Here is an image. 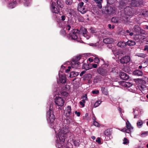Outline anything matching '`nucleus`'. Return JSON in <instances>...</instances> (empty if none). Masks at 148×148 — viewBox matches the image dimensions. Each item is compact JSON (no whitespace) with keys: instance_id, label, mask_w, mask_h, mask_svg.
Segmentation results:
<instances>
[{"instance_id":"nucleus-1","label":"nucleus","mask_w":148,"mask_h":148,"mask_svg":"<svg viewBox=\"0 0 148 148\" xmlns=\"http://www.w3.org/2000/svg\"><path fill=\"white\" fill-rule=\"evenodd\" d=\"M69 127L67 126L64 127L60 130V131L58 133V136L60 140H57L59 141L58 144L60 145L64 144L66 137V135L69 132Z\"/></svg>"},{"instance_id":"nucleus-2","label":"nucleus","mask_w":148,"mask_h":148,"mask_svg":"<svg viewBox=\"0 0 148 148\" xmlns=\"http://www.w3.org/2000/svg\"><path fill=\"white\" fill-rule=\"evenodd\" d=\"M76 30H75L73 32L72 34H70V35L71 38L74 40H76L77 38V34H82L83 33L87 32V29L82 26L80 27L79 30L77 29L76 32H75Z\"/></svg>"},{"instance_id":"nucleus-3","label":"nucleus","mask_w":148,"mask_h":148,"mask_svg":"<svg viewBox=\"0 0 148 148\" xmlns=\"http://www.w3.org/2000/svg\"><path fill=\"white\" fill-rule=\"evenodd\" d=\"M102 10L103 14H115L116 12L115 8L110 5H107L103 8Z\"/></svg>"},{"instance_id":"nucleus-4","label":"nucleus","mask_w":148,"mask_h":148,"mask_svg":"<svg viewBox=\"0 0 148 148\" xmlns=\"http://www.w3.org/2000/svg\"><path fill=\"white\" fill-rule=\"evenodd\" d=\"M54 102L56 105L61 107L64 105V101L61 97L56 96L54 99Z\"/></svg>"},{"instance_id":"nucleus-5","label":"nucleus","mask_w":148,"mask_h":148,"mask_svg":"<svg viewBox=\"0 0 148 148\" xmlns=\"http://www.w3.org/2000/svg\"><path fill=\"white\" fill-rule=\"evenodd\" d=\"M50 111L47 112L46 114V116L47 118V121L48 122H50L52 121L55 120V116L53 114L52 111H50V109L49 110Z\"/></svg>"},{"instance_id":"nucleus-6","label":"nucleus","mask_w":148,"mask_h":148,"mask_svg":"<svg viewBox=\"0 0 148 148\" xmlns=\"http://www.w3.org/2000/svg\"><path fill=\"white\" fill-rule=\"evenodd\" d=\"M97 72L99 74L103 76H106L108 75V72L107 70L101 67L98 68Z\"/></svg>"},{"instance_id":"nucleus-7","label":"nucleus","mask_w":148,"mask_h":148,"mask_svg":"<svg viewBox=\"0 0 148 148\" xmlns=\"http://www.w3.org/2000/svg\"><path fill=\"white\" fill-rule=\"evenodd\" d=\"M49 124V126L50 127L53 129L55 132H56V129H58L60 128V127L58 126V124L57 123V122L56 120H54V121H52L50 122H48Z\"/></svg>"},{"instance_id":"nucleus-8","label":"nucleus","mask_w":148,"mask_h":148,"mask_svg":"<svg viewBox=\"0 0 148 148\" xmlns=\"http://www.w3.org/2000/svg\"><path fill=\"white\" fill-rule=\"evenodd\" d=\"M56 3L55 2H52L51 5V10L53 13L58 14L60 12V10L58 7H55Z\"/></svg>"},{"instance_id":"nucleus-9","label":"nucleus","mask_w":148,"mask_h":148,"mask_svg":"<svg viewBox=\"0 0 148 148\" xmlns=\"http://www.w3.org/2000/svg\"><path fill=\"white\" fill-rule=\"evenodd\" d=\"M130 60V57L129 56H125L121 58L120 61L122 64H126L129 62Z\"/></svg>"},{"instance_id":"nucleus-10","label":"nucleus","mask_w":148,"mask_h":148,"mask_svg":"<svg viewBox=\"0 0 148 148\" xmlns=\"http://www.w3.org/2000/svg\"><path fill=\"white\" fill-rule=\"evenodd\" d=\"M121 79L123 80H127L129 79V76L126 73L123 72H120L119 75Z\"/></svg>"},{"instance_id":"nucleus-11","label":"nucleus","mask_w":148,"mask_h":148,"mask_svg":"<svg viewBox=\"0 0 148 148\" xmlns=\"http://www.w3.org/2000/svg\"><path fill=\"white\" fill-rule=\"evenodd\" d=\"M59 80L60 83L62 84H64L66 82V77L65 74L62 75L59 73Z\"/></svg>"},{"instance_id":"nucleus-12","label":"nucleus","mask_w":148,"mask_h":148,"mask_svg":"<svg viewBox=\"0 0 148 148\" xmlns=\"http://www.w3.org/2000/svg\"><path fill=\"white\" fill-rule=\"evenodd\" d=\"M81 58L82 56L79 55V56H76L72 59L71 66L72 68H74V66H73V65L76 64L75 62H77L79 61Z\"/></svg>"},{"instance_id":"nucleus-13","label":"nucleus","mask_w":148,"mask_h":148,"mask_svg":"<svg viewBox=\"0 0 148 148\" xmlns=\"http://www.w3.org/2000/svg\"><path fill=\"white\" fill-rule=\"evenodd\" d=\"M17 4L16 0H12L8 4V6L11 8H13L15 7Z\"/></svg>"},{"instance_id":"nucleus-14","label":"nucleus","mask_w":148,"mask_h":148,"mask_svg":"<svg viewBox=\"0 0 148 148\" xmlns=\"http://www.w3.org/2000/svg\"><path fill=\"white\" fill-rule=\"evenodd\" d=\"M71 107L70 106H68L64 112V114L66 116V117H69L70 114L71 112Z\"/></svg>"},{"instance_id":"nucleus-15","label":"nucleus","mask_w":148,"mask_h":148,"mask_svg":"<svg viewBox=\"0 0 148 148\" xmlns=\"http://www.w3.org/2000/svg\"><path fill=\"white\" fill-rule=\"evenodd\" d=\"M133 74L135 75L138 76H142L143 75L142 70H139L138 69H136L134 71Z\"/></svg>"},{"instance_id":"nucleus-16","label":"nucleus","mask_w":148,"mask_h":148,"mask_svg":"<svg viewBox=\"0 0 148 148\" xmlns=\"http://www.w3.org/2000/svg\"><path fill=\"white\" fill-rule=\"evenodd\" d=\"M103 42L106 44H111L113 42V40L112 38H107L103 39Z\"/></svg>"},{"instance_id":"nucleus-17","label":"nucleus","mask_w":148,"mask_h":148,"mask_svg":"<svg viewBox=\"0 0 148 148\" xmlns=\"http://www.w3.org/2000/svg\"><path fill=\"white\" fill-rule=\"evenodd\" d=\"M110 72L111 74L116 75L118 73V69L116 67L112 68L111 70H110Z\"/></svg>"},{"instance_id":"nucleus-18","label":"nucleus","mask_w":148,"mask_h":148,"mask_svg":"<svg viewBox=\"0 0 148 148\" xmlns=\"http://www.w3.org/2000/svg\"><path fill=\"white\" fill-rule=\"evenodd\" d=\"M126 127L129 132H130L131 130L133 129V128L131 126L130 123L128 121L126 122Z\"/></svg>"},{"instance_id":"nucleus-19","label":"nucleus","mask_w":148,"mask_h":148,"mask_svg":"<svg viewBox=\"0 0 148 148\" xmlns=\"http://www.w3.org/2000/svg\"><path fill=\"white\" fill-rule=\"evenodd\" d=\"M79 74V73L75 71H72L70 73L69 77H73L77 76Z\"/></svg>"},{"instance_id":"nucleus-20","label":"nucleus","mask_w":148,"mask_h":148,"mask_svg":"<svg viewBox=\"0 0 148 148\" xmlns=\"http://www.w3.org/2000/svg\"><path fill=\"white\" fill-rule=\"evenodd\" d=\"M94 1L97 4V6H98L99 8H102L101 3L102 2V0H94Z\"/></svg>"},{"instance_id":"nucleus-21","label":"nucleus","mask_w":148,"mask_h":148,"mask_svg":"<svg viewBox=\"0 0 148 148\" xmlns=\"http://www.w3.org/2000/svg\"><path fill=\"white\" fill-rule=\"evenodd\" d=\"M120 82L121 83L123 84V85L125 87H130L132 85V84L130 82H126L123 81Z\"/></svg>"},{"instance_id":"nucleus-22","label":"nucleus","mask_w":148,"mask_h":148,"mask_svg":"<svg viewBox=\"0 0 148 148\" xmlns=\"http://www.w3.org/2000/svg\"><path fill=\"white\" fill-rule=\"evenodd\" d=\"M117 45L119 47L122 48L125 47L126 46V43L123 42H119L118 43Z\"/></svg>"},{"instance_id":"nucleus-23","label":"nucleus","mask_w":148,"mask_h":148,"mask_svg":"<svg viewBox=\"0 0 148 148\" xmlns=\"http://www.w3.org/2000/svg\"><path fill=\"white\" fill-rule=\"evenodd\" d=\"M104 134L106 136V140H108L109 137L110 135V131L108 130H106L104 132Z\"/></svg>"},{"instance_id":"nucleus-24","label":"nucleus","mask_w":148,"mask_h":148,"mask_svg":"<svg viewBox=\"0 0 148 148\" xmlns=\"http://www.w3.org/2000/svg\"><path fill=\"white\" fill-rule=\"evenodd\" d=\"M78 11L80 12L82 14H84L87 11V9L84 6L82 7L81 8H79L77 9Z\"/></svg>"},{"instance_id":"nucleus-25","label":"nucleus","mask_w":148,"mask_h":148,"mask_svg":"<svg viewBox=\"0 0 148 148\" xmlns=\"http://www.w3.org/2000/svg\"><path fill=\"white\" fill-rule=\"evenodd\" d=\"M136 44V43L134 41L131 40H129L126 42V45H127L129 46L134 45Z\"/></svg>"},{"instance_id":"nucleus-26","label":"nucleus","mask_w":148,"mask_h":148,"mask_svg":"<svg viewBox=\"0 0 148 148\" xmlns=\"http://www.w3.org/2000/svg\"><path fill=\"white\" fill-rule=\"evenodd\" d=\"M57 7L60 8H62L64 6L63 4V1L62 0H57L56 1Z\"/></svg>"},{"instance_id":"nucleus-27","label":"nucleus","mask_w":148,"mask_h":148,"mask_svg":"<svg viewBox=\"0 0 148 148\" xmlns=\"http://www.w3.org/2000/svg\"><path fill=\"white\" fill-rule=\"evenodd\" d=\"M119 20V17H114L111 18V21L112 23H118Z\"/></svg>"},{"instance_id":"nucleus-28","label":"nucleus","mask_w":148,"mask_h":148,"mask_svg":"<svg viewBox=\"0 0 148 148\" xmlns=\"http://www.w3.org/2000/svg\"><path fill=\"white\" fill-rule=\"evenodd\" d=\"M101 90L102 93L105 95H107L108 93V91L107 89L104 87H101Z\"/></svg>"},{"instance_id":"nucleus-29","label":"nucleus","mask_w":148,"mask_h":148,"mask_svg":"<svg viewBox=\"0 0 148 148\" xmlns=\"http://www.w3.org/2000/svg\"><path fill=\"white\" fill-rule=\"evenodd\" d=\"M124 33L125 36H126V35H130V36H132L134 34L133 32H130V31L128 30H127L125 31Z\"/></svg>"},{"instance_id":"nucleus-30","label":"nucleus","mask_w":148,"mask_h":148,"mask_svg":"<svg viewBox=\"0 0 148 148\" xmlns=\"http://www.w3.org/2000/svg\"><path fill=\"white\" fill-rule=\"evenodd\" d=\"M59 141L58 140L56 141V147H58V148H63L64 146H63L64 144H58ZM65 147V146H64Z\"/></svg>"},{"instance_id":"nucleus-31","label":"nucleus","mask_w":148,"mask_h":148,"mask_svg":"<svg viewBox=\"0 0 148 148\" xmlns=\"http://www.w3.org/2000/svg\"><path fill=\"white\" fill-rule=\"evenodd\" d=\"M133 29L136 32H138L140 29V27L137 25L134 26Z\"/></svg>"},{"instance_id":"nucleus-32","label":"nucleus","mask_w":148,"mask_h":148,"mask_svg":"<svg viewBox=\"0 0 148 148\" xmlns=\"http://www.w3.org/2000/svg\"><path fill=\"white\" fill-rule=\"evenodd\" d=\"M60 93L62 96L66 97H67L69 94L68 92L64 91H62Z\"/></svg>"},{"instance_id":"nucleus-33","label":"nucleus","mask_w":148,"mask_h":148,"mask_svg":"<svg viewBox=\"0 0 148 148\" xmlns=\"http://www.w3.org/2000/svg\"><path fill=\"white\" fill-rule=\"evenodd\" d=\"M69 22H68L66 24V28L67 30L68 31H69L70 30V29L71 27V24Z\"/></svg>"},{"instance_id":"nucleus-34","label":"nucleus","mask_w":148,"mask_h":148,"mask_svg":"<svg viewBox=\"0 0 148 148\" xmlns=\"http://www.w3.org/2000/svg\"><path fill=\"white\" fill-rule=\"evenodd\" d=\"M93 61L95 63L97 64H99L100 61L99 59L97 57L95 58L93 60Z\"/></svg>"},{"instance_id":"nucleus-35","label":"nucleus","mask_w":148,"mask_h":148,"mask_svg":"<svg viewBox=\"0 0 148 148\" xmlns=\"http://www.w3.org/2000/svg\"><path fill=\"white\" fill-rule=\"evenodd\" d=\"M60 34L63 36H64L66 35V33L65 30L64 29H62L60 31Z\"/></svg>"},{"instance_id":"nucleus-36","label":"nucleus","mask_w":148,"mask_h":148,"mask_svg":"<svg viewBox=\"0 0 148 148\" xmlns=\"http://www.w3.org/2000/svg\"><path fill=\"white\" fill-rule=\"evenodd\" d=\"M83 68L87 70L89 69V65L88 64H84L83 66Z\"/></svg>"},{"instance_id":"nucleus-37","label":"nucleus","mask_w":148,"mask_h":148,"mask_svg":"<svg viewBox=\"0 0 148 148\" xmlns=\"http://www.w3.org/2000/svg\"><path fill=\"white\" fill-rule=\"evenodd\" d=\"M143 122L142 121L140 120H139L137 122V125L138 126H141L142 125Z\"/></svg>"},{"instance_id":"nucleus-38","label":"nucleus","mask_w":148,"mask_h":148,"mask_svg":"<svg viewBox=\"0 0 148 148\" xmlns=\"http://www.w3.org/2000/svg\"><path fill=\"white\" fill-rule=\"evenodd\" d=\"M73 143L74 145L76 147H78L79 145V142L78 141L75 140L73 141Z\"/></svg>"},{"instance_id":"nucleus-39","label":"nucleus","mask_w":148,"mask_h":148,"mask_svg":"<svg viewBox=\"0 0 148 148\" xmlns=\"http://www.w3.org/2000/svg\"><path fill=\"white\" fill-rule=\"evenodd\" d=\"M66 3L67 5H71L72 4V1L71 0H66Z\"/></svg>"},{"instance_id":"nucleus-40","label":"nucleus","mask_w":148,"mask_h":148,"mask_svg":"<svg viewBox=\"0 0 148 148\" xmlns=\"http://www.w3.org/2000/svg\"><path fill=\"white\" fill-rule=\"evenodd\" d=\"M83 36L86 38L87 39H88L89 38V36L87 34V32L86 33H83V34H82Z\"/></svg>"},{"instance_id":"nucleus-41","label":"nucleus","mask_w":148,"mask_h":148,"mask_svg":"<svg viewBox=\"0 0 148 148\" xmlns=\"http://www.w3.org/2000/svg\"><path fill=\"white\" fill-rule=\"evenodd\" d=\"M100 103H101V102H100L99 101H96L94 105L95 107H96L98 106L99 105Z\"/></svg>"},{"instance_id":"nucleus-42","label":"nucleus","mask_w":148,"mask_h":148,"mask_svg":"<svg viewBox=\"0 0 148 148\" xmlns=\"http://www.w3.org/2000/svg\"><path fill=\"white\" fill-rule=\"evenodd\" d=\"M84 3L83 2H81L78 4V6L77 7V9L79 8L80 7L81 8L82 7L84 6L83 5Z\"/></svg>"},{"instance_id":"nucleus-43","label":"nucleus","mask_w":148,"mask_h":148,"mask_svg":"<svg viewBox=\"0 0 148 148\" xmlns=\"http://www.w3.org/2000/svg\"><path fill=\"white\" fill-rule=\"evenodd\" d=\"M99 93V91L98 90H94L92 91V93L93 94H97Z\"/></svg>"},{"instance_id":"nucleus-44","label":"nucleus","mask_w":148,"mask_h":148,"mask_svg":"<svg viewBox=\"0 0 148 148\" xmlns=\"http://www.w3.org/2000/svg\"><path fill=\"white\" fill-rule=\"evenodd\" d=\"M96 141L99 144H101V138L99 137L97 138V139L96 140Z\"/></svg>"},{"instance_id":"nucleus-45","label":"nucleus","mask_w":148,"mask_h":148,"mask_svg":"<svg viewBox=\"0 0 148 148\" xmlns=\"http://www.w3.org/2000/svg\"><path fill=\"white\" fill-rule=\"evenodd\" d=\"M145 134L146 135L148 134V132H145L142 133V134H141V136L142 137H145Z\"/></svg>"},{"instance_id":"nucleus-46","label":"nucleus","mask_w":148,"mask_h":148,"mask_svg":"<svg viewBox=\"0 0 148 148\" xmlns=\"http://www.w3.org/2000/svg\"><path fill=\"white\" fill-rule=\"evenodd\" d=\"M94 125L97 127H98L99 126V123L97 121H95L93 122Z\"/></svg>"},{"instance_id":"nucleus-47","label":"nucleus","mask_w":148,"mask_h":148,"mask_svg":"<svg viewBox=\"0 0 148 148\" xmlns=\"http://www.w3.org/2000/svg\"><path fill=\"white\" fill-rule=\"evenodd\" d=\"M61 20L62 21H64L66 19V17L64 15H63L61 16Z\"/></svg>"},{"instance_id":"nucleus-48","label":"nucleus","mask_w":148,"mask_h":148,"mask_svg":"<svg viewBox=\"0 0 148 148\" xmlns=\"http://www.w3.org/2000/svg\"><path fill=\"white\" fill-rule=\"evenodd\" d=\"M75 63L76 64H73V66H74V67L76 66H77L78 65H79L80 64V63L79 62H75Z\"/></svg>"},{"instance_id":"nucleus-49","label":"nucleus","mask_w":148,"mask_h":148,"mask_svg":"<svg viewBox=\"0 0 148 148\" xmlns=\"http://www.w3.org/2000/svg\"><path fill=\"white\" fill-rule=\"evenodd\" d=\"M108 27L110 29H111L112 28V29H113L114 27V25H112H112L110 24H109L108 25Z\"/></svg>"},{"instance_id":"nucleus-50","label":"nucleus","mask_w":148,"mask_h":148,"mask_svg":"<svg viewBox=\"0 0 148 148\" xmlns=\"http://www.w3.org/2000/svg\"><path fill=\"white\" fill-rule=\"evenodd\" d=\"M71 69V67L70 66H69L68 67V69L66 70V73H68L69 71H70V69Z\"/></svg>"},{"instance_id":"nucleus-51","label":"nucleus","mask_w":148,"mask_h":148,"mask_svg":"<svg viewBox=\"0 0 148 148\" xmlns=\"http://www.w3.org/2000/svg\"><path fill=\"white\" fill-rule=\"evenodd\" d=\"M75 114H76L78 116H79L80 115V113L79 112H77V111H75Z\"/></svg>"},{"instance_id":"nucleus-52","label":"nucleus","mask_w":148,"mask_h":148,"mask_svg":"<svg viewBox=\"0 0 148 148\" xmlns=\"http://www.w3.org/2000/svg\"><path fill=\"white\" fill-rule=\"evenodd\" d=\"M97 65L96 64H92V67L93 68H97Z\"/></svg>"},{"instance_id":"nucleus-53","label":"nucleus","mask_w":148,"mask_h":148,"mask_svg":"<svg viewBox=\"0 0 148 148\" xmlns=\"http://www.w3.org/2000/svg\"><path fill=\"white\" fill-rule=\"evenodd\" d=\"M123 131H125L126 132L130 133V132H127V131H128V130L127 129H126V128H124L122 129Z\"/></svg>"},{"instance_id":"nucleus-54","label":"nucleus","mask_w":148,"mask_h":148,"mask_svg":"<svg viewBox=\"0 0 148 148\" xmlns=\"http://www.w3.org/2000/svg\"><path fill=\"white\" fill-rule=\"evenodd\" d=\"M86 73V71H82L80 74V76L82 77L83 75Z\"/></svg>"},{"instance_id":"nucleus-55","label":"nucleus","mask_w":148,"mask_h":148,"mask_svg":"<svg viewBox=\"0 0 148 148\" xmlns=\"http://www.w3.org/2000/svg\"><path fill=\"white\" fill-rule=\"evenodd\" d=\"M83 98H84L85 100H87V95L86 94H85L83 95Z\"/></svg>"},{"instance_id":"nucleus-56","label":"nucleus","mask_w":148,"mask_h":148,"mask_svg":"<svg viewBox=\"0 0 148 148\" xmlns=\"http://www.w3.org/2000/svg\"><path fill=\"white\" fill-rule=\"evenodd\" d=\"M120 5H122L123 7H125V3L121 2L120 3Z\"/></svg>"},{"instance_id":"nucleus-57","label":"nucleus","mask_w":148,"mask_h":148,"mask_svg":"<svg viewBox=\"0 0 148 148\" xmlns=\"http://www.w3.org/2000/svg\"><path fill=\"white\" fill-rule=\"evenodd\" d=\"M124 141L123 142V144H125L127 143V139L126 138H125L124 139Z\"/></svg>"},{"instance_id":"nucleus-58","label":"nucleus","mask_w":148,"mask_h":148,"mask_svg":"<svg viewBox=\"0 0 148 148\" xmlns=\"http://www.w3.org/2000/svg\"><path fill=\"white\" fill-rule=\"evenodd\" d=\"M79 103L82 106V107H84L85 106V104L84 103H83L82 101H80L79 102Z\"/></svg>"},{"instance_id":"nucleus-59","label":"nucleus","mask_w":148,"mask_h":148,"mask_svg":"<svg viewBox=\"0 0 148 148\" xmlns=\"http://www.w3.org/2000/svg\"><path fill=\"white\" fill-rule=\"evenodd\" d=\"M148 49V46L147 45H145V48L144 49V51H145L147 50Z\"/></svg>"},{"instance_id":"nucleus-60","label":"nucleus","mask_w":148,"mask_h":148,"mask_svg":"<svg viewBox=\"0 0 148 148\" xmlns=\"http://www.w3.org/2000/svg\"><path fill=\"white\" fill-rule=\"evenodd\" d=\"M146 13H148V11H144L142 13L143 15H145V14H146Z\"/></svg>"},{"instance_id":"nucleus-61","label":"nucleus","mask_w":148,"mask_h":148,"mask_svg":"<svg viewBox=\"0 0 148 148\" xmlns=\"http://www.w3.org/2000/svg\"><path fill=\"white\" fill-rule=\"evenodd\" d=\"M108 3L110 4H113L114 3V1H110V0H108Z\"/></svg>"},{"instance_id":"nucleus-62","label":"nucleus","mask_w":148,"mask_h":148,"mask_svg":"<svg viewBox=\"0 0 148 148\" xmlns=\"http://www.w3.org/2000/svg\"><path fill=\"white\" fill-rule=\"evenodd\" d=\"M92 119L93 121V122L96 121V118L94 115L92 117Z\"/></svg>"},{"instance_id":"nucleus-63","label":"nucleus","mask_w":148,"mask_h":148,"mask_svg":"<svg viewBox=\"0 0 148 148\" xmlns=\"http://www.w3.org/2000/svg\"><path fill=\"white\" fill-rule=\"evenodd\" d=\"M78 20L80 22H82L83 19H82V18H81H81H79Z\"/></svg>"},{"instance_id":"nucleus-64","label":"nucleus","mask_w":148,"mask_h":148,"mask_svg":"<svg viewBox=\"0 0 148 148\" xmlns=\"http://www.w3.org/2000/svg\"><path fill=\"white\" fill-rule=\"evenodd\" d=\"M88 60L90 62H92L93 61V60L92 59H91L90 58H89Z\"/></svg>"}]
</instances>
